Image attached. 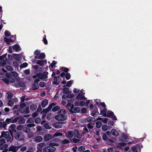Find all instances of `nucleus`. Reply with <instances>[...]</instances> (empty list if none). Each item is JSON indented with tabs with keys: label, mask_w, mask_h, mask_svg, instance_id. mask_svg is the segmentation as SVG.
I'll use <instances>...</instances> for the list:
<instances>
[{
	"label": "nucleus",
	"mask_w": 152,
	"mask_h": 152,
	"mask_svg": "<svg viewBox=\"0 0 152 152\" xmlns=\"http://www.w3.org/2000/svg\"><path fill=\"white\" fill-rule=\"evenodd\" d=\"M6 71L4 68L0 69V78H2V80L6 83L8 84L9 83H12L15 81L14 79L10 77L6 73Z\"/></svg>",
	"instance_id": "1"
},
{
	"label": "nucleus",
	"mask_w": 152,
	"mask_h": 152,
	"mask_svg": "<svg viewBox=\"0 0 152 152\" xmlns=\"http://www.w3.org/2000/svg\"><path fill=\"white\" fill-rule=\"evenodd\" d=\"M28 99V98L25 99V96H23L21 97V104L20 105V111L21 113L25 114H27L29 113L28 107H26L25 103H23L25 100L27 101Z\"/></svg>",
	"instance_id": "2"
},
{
	"label": "nucleus",
	"mask_w": 152,
	"mask_h": 152,
	"mask_svg": "<svg viewBox=\"0 0 152 152\" xmlns=\"http://www.w3.org/2000/svg\"><path fill=\"white\" fill-rule=\"evenodd\" d=\"M66 110L64 109H62L58 111V113L59 115H56L55 117V118L58 121H62L66 120L67 116L63 114L66 113Z\"/></svg>",
	"instance_id": "3"
},
{
	"label": "nucleus",
	"mask_w": 152,
	"mask_h": 152,
	"mask_svg": "<svg viewBox=\"0 0 152 152\" xmlns=\"http://www.w3.org/2000/svg\"><path fill=\"white\" fill-rule=\"evenodd\" d=\"M58 144L51 142L49 144V146L44 148L43 150V152H54L56 150V148L53 146H58Z\"/></svg>",
	"instance_id": "4"
},
{
	"label": "nucleus",
	"mask_w": 152,
	"mask_h": 152,
	"mask_svg": "<svg viewBox=\"0 0 152 152\" xmlns=\"http://www.w3.org/2000/svg\"><path fill=\"white\" fill-rule=\"evenodd\" d=\"M1 137L6 139V140L8 142H10L12 140L11 135H10L9 132H2Z\"/></svg>",
	"instance_id": "5"
},
{
	"label": "nucleus",
	"mask_w": 152,
	"mask_h": 152,
	"mask_svg": "<svg viewBox=\"0 0 152 152\" xmlns=\"http://www.w3.org/2000/svg\"><path fill=\"white\" fill-rule=\"evenodd\" d=\"M101 106H100V114L103 115L104 117L106 116V105L104 103H100Z\"/></svg>",
	"instance_id": "6"
},
{
	"label": "nucleus",
	"mask_w": 152,
	"mask_h": 152,
	"mask_svg": "<svg viewBox=\"0 0 152 152\" xmlns=\"http://www.w3.org/2000/svg\"><path fill=\"white\" fill-rule=\"evenodd\" d=\"M7 61L6 55H4L0 56V66H4Z\"/></svg>",
	"instance_id": "7"
},
{
	"label": "nucleus",
	"mask_w": 152,
	"mask_h": 152,
	"mask_svg": "<svg viewBox=\"0 0 152 152\" xmlns=\"http://www.w3.org/2000/svg\"><path fill=\"white\" fill-rule=\"evenodd\" d=\"M84 91L81 90L80 92L78 94V95L76 96V99L77 100H84L86 99L84 96L85 93L83 92Z\"/></svg>",
	"instance_id": "8"
},
{
	"label": "nucleus",
	"mask_w": 152,
	"mask_h": 152,
	"mask_svg": "<svg viewBox=\"0 0 152 152\" xmlns=\"http://www.w3.org/2000/svg\"><path fill=\"white\" fill-rule=\"evenodd\" d=\"M15 138L17 140H21L24 138V135L21 132H18L16 133Z\"/></svg>",
	"instance_id": "9"
},
{
	"label": "nucleus",
	"mask_w": 152,
	"mask_h": 152,
	"mask_svg": "<svg viewBox=\"0 0 152 152\" xmlns=\"http://www.w3.org/2000/svg\"><path fill=\"white\" fill-rule=\"evenodd\" d=\"M106 117H110L114 120H117L116 116L114 115L113 113L110 111H108L107 112H106Z\"/></svg>",
	"instance_id": "10"
},
{
	"label": "nucleus",
	"mask_w": 152,
	"mask_h": 152,
	"mask_svg": "<svg viewBox=\"0 0 152 152\" xmlns=\"http://www.w3.org/2000/svg\"><path fill=\"white\" fill-rule=\"evenodd\" d=\"M18 119V118H15L14 119L13 118H7L5 122L7 124L15 123L17 121Z\"/></svg>",
	"instance_id": "11"
},
{
	"label": "nucleus",
	"mask_w": 152,
	"mask_h": 152,
	"mask_svg": "<svg viewBox=\"0 0 152 152\" xmlns=\"http://www.w3.org/2000/svg\"><path fill=\"white\" fill-rule=\"evenodd\" d=\"M34 120L32 118H29L27 121V123H29L27 125V126L28 127H32L34 126H35V125L33 124Z\"/></svg>",
	"instance_id": "12"
},
{
	"label": "nucleus",
	"mask_w": 152,
	"mask_h": 152,
	"mask_svg": "<svg viewBox=\"0 0 152 152\" xmlns=\"http://www.w3.org/2000/svg\"><path fill=\"white\" fill-rule=\"evenodd\" d=\"M48 74V72H45L43 73H41L39 74L38 75V78L39 79H43L47 78V75Z\"/></svg>",
	"instance_id": "13"
},
{
	"label": "nucleus",
	"mask_w": 152,
	"mask_h": 152,
	"mask_svg": "<svg viewBox=\"0 0 152 152\" xmlns=\"http://www.w3.org/2000/svg\"><path fill=\"white\" fill-rule=\"evenodd\" d=\"M52 125L53 126L57 129L60 128L63 126L62 122L54 123Z\"/></svg>",
	"instance_id": "14"
},
{
	"label": "nucleus",
	"mask_w": 152,
	"mask_h": 152,
	"mask_svg": "<svg viewBox=\"0 0 152 152\" xmlns=\"http://www.w3.org/2000/svg\"><path fill=\"white\" fill-rule=\"evenodd\" d=\"M85 103L83 101H80L79 100H78L75 102L74 104L75 106H83L85 104Z\"/></svg>",
	"instance_id": "15"
},
{
	"label": "nucleus",
	"mask_w": 152,
	"mask_h": 152,
	"mask_svg": "<svg viewBox=\"0 0 152 152\" xmlns=\"http://www.w3.org/2000/svg\"><path fill=\"white\" fill-rule=\"evenodd\" d=\"M16 127V126L14 124H12L9 127V130L11 132H16L17 131Z\"/></svg>",
	"instance_id": "16"
},
{
	"label": "nucleus",
	"mask_w": 152,
	"mask_h": 152,
	"mask_svg": "<svg viewBox=\"0 0 152 152\" xmlns=\"http://www.w3.org/2000/svg\"><path fill=\"white\" fill-rule=\"evenodd\" d=\"M12 39H7V38H4V40L7 44H9L10 42L14 41L15 39V36H14L12 37Z\"/></svg>",
	"instance_id": "17"
},
{
	"label": "nucleus",
	"mask_w": 152,
	"mask_h": 152,
	"mask_svg": "<svg viewBox=\"0 0 152 152\" xmlns=\"http://www.w3.org/2000/svg\"><path fill=\"white\" fill-rule=\"evenodd\" d=\"M122 136L125 140L126 142H127V140H132V138L131 137L125 133H123Z\"/></svg>",
	"instance_id": "18"
},
{
	"label": "nucleus",
	"mask_w": 152,
	"mask_h": 152,
	"mask_svg": "<svg viewBox=\"0 0 152 152\" xmlns=\"http://www.w3.org/2000/svg\"><path fill=\"white\" fill-rule=\"evenodd\" d=\"M55 105V104L54 103H52L50 105H49L48 107V108H46L43 110V112L45 113L48 112L52 107H53Z\"/></svg>",
	"instance_id": "19"
},
{
	"label": "nucleus",
	"mask_w": 152,
	"mask_h": 152,
	"mask_svg": "<svg viewBox=\"0 0 152 152\" xmlns=\"http://www.w3.org/2000/svg\"><path fill=\"white\" fill-rule=\"evenodd\" d=\"M13 49L15 51H19L21 50V48L20 46L18 44H15L13 46Z\"/></svg>",
	"instance_id": "20"
},
{
	"label": "nucleus",
	"mask_w": 152,
	"mask_h": 152,
	"mask_svg": "<svg viewBox=\"0 0 152 152\" xmlns=\"http://www.w3.org/2000/svg\"><path fill=\"white\" fill-rule=\"evenodd\" d=\"M66 106L67 107L69 108V111L70 113H72L73 112V110L74 108V106L73 104H72L70 103H68L67 105Z\"/></svg>",
	"instance_id": "21"
},
{
	"label": "nucleus",
	"mask_w": 152,
	"mask_h": 152,
	"mask_svg": "<svg viewBox=\"0 0 152 152\" xmlns=\"http://www.w3.org/2000/svg\"><path fill=\"white\" fill-rule=\"evenodd\" d=\"M19 148L18 147L12 146L9 148V151H11L13 152H16Z\"/></svg>",
	"instance_id": "22"
},
{
	"label": "nucleus",
	"mask_w": 152,
	"mask_h": 152,
	"mask_svg": "<svg viewBox=\"0 0 152 152\" xmlns=\"http://www.w3.org/2000/svg\"><path fill=\"white\" fill-rule=\"evenodd\" d=\"M52 137V135L51 134H47L44 136V138L45 141H47L51 138Z\"/></svg>",
	"instance_id": "23"
},
{
	"label": "nucleus",
	"mask_w": 152,
	"mask_h": 152,
	"mask_svg": "<svg viewBox=\"0 0 152 152\" xmlns=\"http://www.w3.org/2000/svg\"><path fill=\"white\" fill-rule=\"evenodd\" d=\"M66 135L67 137L71 138L73 136V133L72 131H69L66 133Z\"/></svg>",
	"instance_id": "24"
},
{
	"label": "nucleus",
	"mask_w": 152,
	"mask_h": 152,
	"mask_svg": "<svg viewBox=\"0 0 152 152\" xmlns=\"http://www.w3.org/2000/svg\"><path fill=\"white\" fill-rule=\"evenodd\" d=\"M75 137L77 138H80L81 137V135L80 134L77 130H75L74 131Z\"/></svg>",
	"instance_id": "25"
},
{
	"label": "nucleus",
	"mask_w": 152,
	"mask_h": 152,
	"mask_svg": "<svg viewBox=\"0 0 152 152\" xmlns=\"http://www.w3.org/2000/svg\"><path fill=\"white\" fill-rule=\"evenodd\" d=\"M48 103V101L47 99H45L42 100L41 103V106L42 107H45Z\"/></svg>",
	"instance_id": "26"
},
{
	"label": "nucleus",
	"mask_w": 152,
	"mask_h": 152,
	"mask_svg": "<svg viewBox=\"0 0 152 152\" xmlns=\"http://www.w3.org/2000/svg\"><path fill=\"white\" fill-rule=\"evenodd\" d=\"M13 57L17 61L20 60L21 58L19 55L17 54H13Z\"/></svg>",
	"instance_id": "27"
},
{
	"label": "nucleus",
	"mask_w": 152,
	"mask_h": 152,
	"mask_svg": "<svg viewBox=\"0 0 152 152\" xmlns=\"http://www.w3.org/2000/svg\"><path fill=\"white\" fill-rule=\"evenodd\" d=\"M34 141L37 142H39L42 141L43 140L42 137L39 136L35 137L34 138Z\"/></svg>",
	"instance_id": "28"
},
{
	"label": "nucleus",
	"mask_w": 152,
	"mask_h": 152,
	"mask_svg": "<svg viewBox=\"0 0 152 152\" xmlns=\"http://www.w3.org/2000/svg\"><path fill=\"white\" fill-rule=\"evenodd\" d=\"M80 108L78 107H76L74 108L73 110V112H72V113H78L80 112Z\"/></svg>",
	"instance_id": "29"
},
{
	"label": "nucleus",
	"mask_w": 152,
	"mask_h": 152,
	"mask_svg": "<svg viewBox=\"0 0 152 152\" xmlns=\"http://www.w3.org/2000/svg\"><path fill=\"white\" fill-rule=\"evenodd\" d=\"M96 120L102 121L105 124L107 123L108 120V119L106 118H97Z\"/></svg>",
	"instance_id": "30"
},
{
	"label": "nucleus",
	"mask_w": 152,
	"mask_h": 152,
	"mask_svg": "<svg viewBox=\"0 0 152 152\" xmlns=\"http://www.w3.org/2000/svg\"><path fill=\"white\" fill-rule=\"evenodd\" d=\"M111 133L112 134L115 136H117L118 135L119 133L115 129H113L111 130Z\"/></svg>",
	"instance_id": "31"
},
{
	"label": "nucleus",
	"mask_w": 152,
	"mask_h": 152,
	"mask_svg": "<svg viewBox=\"0 0 152 152\" xmlns=\"http://www.w3.org/2000/svg\"><path fill=\"white\" fill-rule=\"evenodd\" d=\"M96 120L95 118L91 117H89L86 119V121L88 122H94Z\"/></svg>",
	"instance_id": "32"
},
{
	"label": "nucleus",
	"mask_w": 152,
	"mask_h": 152,
	"mask_svg": "<svg viewBox=\"0 0 152 152\" xmlns=\"http://www.w3.org/2000/svg\"><path fill=\"white\" fill-rule=\"evenodd\" d=\"M8 145L7 144H5L4 145H3V144H1L0 145V149H6L7 148H8Z\"/></svg>",
	"instance_id": "33"
},
{
	"label": "nucleus",
	"mask_w": 152,
	"mask_h": 152,
	"mask_svg": "<svg viewBox=\"0 0 152 152\" xmlns=\"http://www.w3.org/2000/svg\"><path fill=\"white\" fill-rule=\"evenodd\" d=\"M99 113V112L97 110H95L92 111L91 115L94 117H96L98 115Z\"/></svg>",
	"instance_id": "34"
},
{
	"label": "nucleus",
	"mask_w": 152,
	"mask_h": 152,
	"mask_svg": "<svg viewBox=\"0 0 152 152\" xmlns=\"http://www.w3.org/2000/svg\"><path fill=\"white\" fill-rule=\"evenodd\" d=\"M39 56H37V58L39 59H44L45 57V55L44 53H41L39 55Z\"/></svg>",
	"instance_id": "35"
},
{
	"label": "nucleus",
	"mask_w": 152,
	"mask_h": 152,
	"mask_svg": "<svg viewBox=\"0 0 152 152\" xmlns=\"http://www.w3.org/2000/svg\"><path fill=\"white\" fill-rule=\"evenodd\" d=\"M126 143L125 142H121L118 143L117 146L119 148H122L126 146Z\"/></svg>",
	"instance_id": "36"
},
{
	"label": "nucleus",
	"mask_w": 152,
	"mask_h": 152,
	"mask_svg": "<svg viewBox=\"0 0 152 152\" xmlns=\"http://www.w3.org/2000/svg\"><path fill=\"white\" fill-rule=\"evenodd\" d=\"M25 85L24 83L23 82H19L18 83V85H16V86H15L16 87H25Z\"/></svg>",
	"instance_id": "37"
},
{
	"label": "nucleus",
	"mask_w": 152,
	"mask_h": 152,
	"mask_svg": "<svg viewBox=\"0 0 152 152\" xmlns=\"http://www.w3.org/2000/svg\"><path fill=\"white\" fill-rule=\"evenodd\" d=\"M44 62H45V63H46V61L45 60H38L37 62V64L41 66H42L44 64Z\"/></svg>",
	"instance_id": "38"
},
{
	"label": "nucleus",
	"mask_w": 152,
	"mask_h": 152,
	"mask_svg": "<svg viewBox=\"0 0 152 152\" xmlns=\"http://www.w3.org/2000/svg\"><path fill=\"white\" fill-rule=\"evenodd\" d=\"M10 75L12 77H16L18 76V74L15 72H10Z\"/></svg>",
	"instance_id": "39"
},
{
	"label": "nucleus",
	"mask_w": 152,
	"mask_h": 152,
	"mask_svg": "<svg viewBox=\"0 0 152 152\" xmlns=\"http://www.w3.org/2000/svg\"><path fill=\"white\" fill-rule=\"evenodd\" d=\"M40 53V51L38 50H36L34 52V54L35 55V58H37V56H39Z\"/></svg>",
	"instance_id": "40"
},
{
	"label": "nucleus",
	"mask_w": 152,
	"mask_h": 152,
	"mask_svg": "<svg viewBox=\"0 0 152 152\" xmlns=\"http://www.w3.org/2000/svg\"><path fill=\"white\" fill-rule=\"evenodd\" d=\"M29 127L27 126V127H24L23 128V131L26 133H29L30 132V130Z\"/></svg>",
	"instance_id": "41"
},
{
	"label": "nucleus",
	"mask_w": 152,
	"mask_h": 152,
	"mask_svg": "<svg viewBox=\"0 0 152 152\" xmlns=\"http://www.w3.org/2000/svg\"><path fill=\"white\" fill-rule=\"evenodd\" d=\"M115 149L114 147H110L107 149L108 152H115Z\"/></svg>",
	"instance_id": "42"
},
{
	"label": "nucleus",
	"mask_w": 152,
	"mask_h": 152,
	"mask_svg": "<svg viewBox=\"0 0 152 152\" xmlns=\"http://www.w3.org/2000/svg\"><path fill=\"white\" fill-rule=\"evenodd\" d=\"M96 126L97 128H100L102 126V122L101 121H97L96 122Z\"/></svg>",
	"instance_id": "43"
},
{
	"label": "nucleus",
	"mask_w": 152,
	"mask_h": 152,
	"mask_svg": "<svg viewBox=\"0 0 152 152\" xmlns=\"http://www.w3.org/2000/svg\"><path fill=\"white\" fill-rule=\"evenodd\" d=\"M43 125L44 127L46 129H50L51 128V127L49 126L48 123H45Z\"/></svg>",
	"instance_id": "44"
},
{
	"label": "nucleus",
	"mask_w": 152,
	"mask_h": 152,
	"mask_svg": "<svg viewBox=\"0 0 152 152\" xmlns=\"http://www.w3.org/2000/svg\"><path fill=\"white\" fill-rule=\"evenodd\" d=\"M85 149V146H81L79 147L78 148V150L80 151H84Z\"/></svg>",
	"instance_id": "45"
},
{
	"label": "nucleus",
	"mask_w": 152,
	"mask_h": 152,
	"mask_svg": "<svg viewBox=\"0 0 152 152\" xmlns=\"http://www.w3.org/2000/svg\"><path fill=\"white\" fill-rule=\"evenodd\" d=\"M69 88H66L64 87L63 89V92L64 94H66L69 92Z\"/></svg>",
	"instance_id": "46"
},
{
	"label": "nucleus",
	"mask_w": 152,
	"mask_h": 152,
	"mask_svg": "<svg viewBox=\"0 0 152 152\" xmlns=\"http://www.w3.org/2000/svg\"><path fill=\"white\" fill-rule=\"evenodd\" d=\"M37 106L35 105H32L30 106V109L32 110H34L37 109Z\"/></svg>",
	"instance_id": "47"
},
{
	"label": "nucleus",
	"mask_w": 152,
	"mask_h": 152,
	"mask_svg": "<svg viewBox=\"0 0 152 152\" xmlns=\"http://www.w3.org/2000/svg\"><path fill=\"white\" fill-rule=\"evenodd\" d=\"M60 109V107L58 106H56L53 107L52 110L53 111H56Z\"/></svg>",
	"instance_id": "48"
},
{
	"label": "nucleus",
	"mask_w": 152,
	"mask_h": 152,
	"mask_svg": "<svg viewBox=\"0 0 152 152\" xmlns=\"http://www.w3.org/2000/svg\"><path fill=\"white\" fill-rule=\"evenodd\" d=\"M41 121V119L39 118H36L35 119V122L36 124L40 123Z\"/></svg>",
	"instance_id": "49"
},
{
	"label": "nucleus",
	"mask_w": 152,
	"mask_h": 152,
	"mask_svg": "<svg viewBox=\"0 0 152 152\" xmlns=\"http://www.w3.org/2000/svg\"><path fill=\"white\" fill-rule=\"evenodd\" d=\"M73 82V81L71 80L69 81L67 83L66 86L67 87H70L71 86Z\"/></svg>",
	"instance_id": "50"
},
{
	"label": "nucleus",
	"mask_w": 152,
	"mask_h": 152,
	"mask_svg": "<svg viewBox=\"0 0 152 152\" xmlns=\"http://www.w3.org/2000/svg\"><path fill=\"white\" fill-rule=\"evenodd\" d=\"M6 68L7 70L9 71H11L13 70V68L10 66H6Z\"/></svg>",
	"instance_id": "51"
},
{
	"label": "nucleus",
	"mask_w": 152,
	"mask_h": 152,
	"mask_svg": "<svg viewBox=\"0 0 152 152\" xmlns=\"http://www.w3.org/2000/svg\"><path fill=\"white\" fill-rule=\"evenodd\" d=\"M9 105L10 106H12L14 104V102L12 99L10 100L8 102Z\"/></svg>",
	"instance_id": "52"
},
{
	"label": "nucleus",
	"mask_w": 152,
	"mask_h": 152,
	"mask_svg": "<svg viewBox=\"0 0 152 152\" xmlns=\"http://www.w3.org/2000/svg\"><path fill=\"white\" fill-rule=\"evenodd\" d=\"M28 65V64L26 62L24 63L23 64L20 65V67L21 68H23L27 67Z\"/></svg>",
	"instance_id": "53"
},
{
	"label": "nucleus",
	"mask_w": 152,
	"mask_h": 152,
	"mask_svg": "<svg viewBox=\"0 0 152 152\" xmlns=\"http://www.w3.org/2000/svg\"><path fill=\"white\" fill-rule=\"evenodd\" d=\"M102 138L103 140H107V135L105 133H103L102 134Z\"/></svg>",
	"instance_id": "54"
},
{
	"label": "nucleus",
	"mask_w": 152,
	"mask_h": 152,
	"mask_svg": "<svg viewBox=\"0 0 152 152\" xmlns=\"http://www.w3.org/2000/svg\"><path fill=\"white\" fill-rule=\"evenodd\" d=\"M46 83L44 82H42L39 83V85L41 87H43L46 85Z\"/></svg>",
	"instance_id": "55"
},
{
	"label": "nucleus",
	"mask_w": 152,
	"mask_h": 152,
	"mask_svg": "<svg viewBox=\"0 0 152 152\" xmlns=\"http://www.w3.org/2000/svg\"><path fill=\"white\" fill-rule=\"evenodd\" d=\"M131 150L134 152L137 151L136 146H133L131 148Z\"/></svg>",
	"instance_id": "56"
},
{
	"label": "nucleus",
	"mask_w": 152,
	"mask_h": 152,
	"mask_svg": "<svg viewBox=\"0 0 152 152\" xmlns=\"http://www.w3.org/2000/svg\"><path fill=\"white\" fill-rule=\"evenodd\" d=\"M62 134L61 133L59 132H56L53 135V137H57L58 136H61Z\"/></svg>",
	"instance_id": "57"
},
{
	"label": "nucleus",
	"mask_w": 152,
	"mask_h": 152,
	"mask_svg": "<svg viewBox=\"0 0 152 152\" xmlns=\"http://www.w3.org/2000/svg\"><path fill=\"white\" fill-rule=\"evenodd\" d=\"M102 129L104 131H106L107 129V126L105 125H104L102 127Z\"/></svg>",
	"instance_id": "58"
},
{
	"label": "nucleus",
	"mask_w": 152,
	"mask_h": 152,
	"mask_svg": "<svg viewBox=\"0 0 152 152\" xmlns=\"http://www.w3.org/2000/svg\"><path fill=\"white\" fill-rule=\"evenodd\" d=\"M94 124L92 123H89L87 125V127L88 128H92L93 127Z\"/></svg>",
	"instance_id": "59"
},
{
	"label": "nucleus",
	"mask_w": 152,
	"mask_h": 152,
	"mask_svg": "<svg viewBox=\"0 0 152 152\" xmlns=\"http://www.w3.org/2000/svg\"><path fill=\"white\" fill-rule=\"evenodd\" d=\"M45 144L44 143H41L38 144L39 148H42L45 146Z\"/></svg>",
	"instance_id": "60"
},
{
	"label": "nucleus",
	"mask_w": 152,
	"mask_h": 152,
	"mask_svg": "<svg viewBox=\"0 0 152 152\" xmlns=\"http://www.w3.org/2000/svg\"><path fill=\"white\" fill-rule=\"evenodd\" d=\"M57 63V62L54 61H53V62L51 64L50 66L52 68L55 67V65Z\"/></svg>",
	"instance_id": "61"
},
{
	"label": "nucleus",
	"mask_w": 152,
	"mask_h": 152,
	"mask_svg": "<svg viewBox=\"0 0 152 152\" xmlns=\"http://www.w3.org/2000/svg\"><path fill=\"white\" fill-rule=\"evenodd\" d=\"M65 77L66 79L67 80L69 79L70 78V75L69 73H67V74H66L65 75Z\"/></svg>",
	"instance_id": "62"
},
{
	"label": "nucleus",
	"mask_w": 152,
	"mask_h": 152,
	"mask_svg": "<svg viewBox=\"0 0 152 152\" xmlns=\"http://www.w3.org/2000/svg\"><path fill=\"white\" fill-rule=\"evenodd\" d=\"M83 130L84 131L83 133H87L88 132V129L87 128L86 126H83Z\"/></svg>",
	"instance_id": "63"
},
{
	"label": "nucleus",
	"mask_w": 152,
	"mask_h": 152,
	"mask_svg": "<svg viewBox=\"0 0 152 152\" xmlns=\"http://www.w3.org/2000/svg\"><path fill=\"white\" fill-rule=\"evenodd\" d=\"M25 122V120L23 118L20 119L18 121V122L20 124H23Z\"/></svg>",
	"instance_id": "64"
}]
</instances>
